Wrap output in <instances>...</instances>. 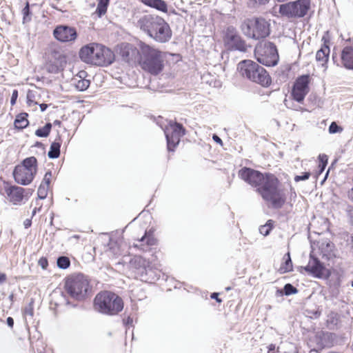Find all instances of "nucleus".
Masks as SVG:
<instances>
[{"instance_id": "nucleus-1", "label": "nucleus", "mask_w": 353, "mask_h": 353, "mask_svg": "<svg viewBox=\"0 0 353 353\" xmlns=\"http://www.w3.org/2000/svg\"><path fill=\"white\" fill-rule=\"evenodd\" d=\"M238 176L256 188V192L272 208L280 209L285 203L286 196L280 188L281 181L274 174L243 167L238 171Z\"/></svg>"}, {"instance_id": "nucleus-2", "label": "nucleus", "mask_w": 353, "mask_h": 353, "mask_svg": "<svg viewBox=\"0 0 353 353\" xmlns=\"http://www.w3.org/2000/svg\"><path fill=\"white\" fill-rule=\"evenodd\" d=\"M137 26L157 43L168 42L172 36V32L168 23L157 14L143 15L137 21Z\"/></svg>"}, {"instance_id": "nucleus-3", "label": "nucleus", "mask_w": 353, "mask_h": 353, "mask_svg": "<svg viewBox=\"0 0 353 353\" xmlns=\"http://www.w3.org/2000/svg\"><path fill=\"white\" fill-rule=\"evenodd\" d=\"M137 45L141 50L138 59L141 68L154 76L161 73L165 67V53L142 41H139Z\"/></svg>"}, {"instance_id": "nucleus-4", "label": "nucleus", "mask_w": 353, "mask_h": 353, "mask_svg": "<svg viewBox=\"0 0 353 353\" xmlns=\"http://www.w3.org/2000/svg\"><path fill=\"white\" fill-rule=\"evenodd\" d=\"M79 57L83 63L99 67L110 65L115 59L114 52L109 48L97 42L83 46L79 51Z\"/></svg>"}, {"instance_id": "nucleus-5", "label": "nucleus", "mask_w": 353, "mask_h": 353, "mask_svg": "<svg viewBox=\"0 0 353 353\" xmlns=\"http://www.w3.org/2000/svg\"><path fill=\"white\" fill-rule=\"evenodd\" d=\"M64 290L68 296L77 301H84L92 295V285L90 277L83 273H73L64 279Z\"/></svg>"}, {"instance_id": "nucleus-6", "label": "nucleus", "mask_w": 353, "mask_h": 353, "mask_svg": "<svg viewBox=\"0 0 353 353\" xmlns=\"http://www.w3.org/2000/svg\"><path fill=\"white\" fill-rule=\"evenodd\" d=\"M94 308L103 314L115 316L124 307L123 299L111 291L104 290L99 292L94 299Z\"/></svg>"}, {"instance_id": "nucleus-7", "label": "nucleus", "mask_w": 353, "mask_h": 353, "mask_svg": "<svg viewBox=\"0 0 353 353\" xmlns=\"http://www.w3.org/2000/svg\"><path fill=\"white\" fill-rule=\"evenodd\" d=\"M161 252V249L155 248L152 254L151 261L141 256H135L130 261L131 266L141 281H151L154 279V270L160 265L157 254Z\"/></svg>"}, {"instance_id": "nucleus-8", "label": "nucleus", "mask_w": 353, "mask_h": 353, "mask_svg": "<svg viewBox=\"0 0 353 353\" xmlns=\"http://www.w3.org/2000/svg\"><path fill=\"white\" fill-rule=\"evenodd\" d=\"M238 70L243 77L262 86L267 87L271 84L272 79L266 70L252 60L239 62Z\"/></svg>"}, {"instance_id": "nucleus-9", "label": "nucleus", "mask_w": 353, "mask_h": 353, "mask_svg": "<svg viewBox=\"0 0 353 353\" xmlns=\"http://www.w3.org/2000/svg\"><path fill=\"white\" fill-rule=\"evenodd\" d=\"M270 26L269 22L263 17H252L243 21L241 29L248 37L261 39L269 36Z\"/></svg>"}, {"instance_id": "nucleus-10", "label": "nucleus", "mask_w": 353, "mask_h": 353, "mask_svg": "<svg viewBox=\"0 0 353 353\" xmlns=\"http://www.w3.org/2000/svg\"><path fill=\"white\" fill-rule=\"evenodd\" d=\"M37 172V159L34 157L26 158L15 166L13 170L14 181L20 185H27L32 183Z\"/></svg>"}, {"instance_id": "nucleus-11", "label": "nucleus", "mask_w": 353, "mask_h": 353, "mask_svg": "<svg viewBox=\"0 0 353 353\" xmlns=\"http://www.w3.org/2000/svg\"><path fill=\"white\" fill-rule=\"evenodd\" d=\"M310 8V0H296L280 5L279 12L288 19H299L305 17Z\"/></svg>"}, {"instance_id": "nucleus-12", "label": "nucleus", "mask_w": 353, "mask_h": 353, "mask_svg": "<svg viewBox=\"0 0 353 353\" xmlns=\"http://www.w3.org/2000/svg\"><path fill=\"white\" fill-rule=\"evenodd\" d=\"M254 56L259 63L266 66L275 65L279 61L276 47L271 42L259 43L255 48Z\"/></svg>"}, {"instance_id": "nucleus-13", "label": "nucleus", "mask_w": 353, "mask_h": 353, "mask_svg": "<svg viewBox=\"0 0 353 353\" xmlns=\"http://www.w3.org/2000/svg\"><path fill=\"white\" fill-rule=\"evenodd\" d=\"M185 129L182 124L170 121L165 130L168 151L174 152L179 145L181 138L185 134Z\"/></svg>"}, {"instance_id": "nucleus-14", "label": "nucleus", "mask_w": 353, "mask_h": 353, "mask_svg": "<svg viewBox=\"0 0 353 353\" xmlns=\"http://www.w3.org/2000/svg\"><path fill=\"white\" fill-rule=\"evenodd\" d=\"M311 78L309 74H303L298 77L292 86L291 95L294 100L302 103L310 91Z\"/></svg>"}, {"instance_id": "nucleus-15", "label": "nucleus", "mask_w": 353, "mask_h": 353, "mask_svg": "<svg viewBox=\"0 0 353 353\" xmlns=\"http://www.w3.org/2000/svg\"><path fill=\"white\" fill-rule=\"evenodd\" d=\"M158 239L155 237L154 230L150 228L145 230L141 238L135 239L132 247L143 252H150L152 247L158 244Z\"/></svg>"}, {"instance_id": "nucleus-16", "label": "nucleus", "mask_w": 353, "mask_h": 353, "mask_svg": "<svg viewBox=\"0 0 353 353\" xmlns=\"http://www.w3.org/2000/svg\"><path fill=\"white\" fill-rule=\"evenodd\" d=\"M54 37L61 43L74 42L78 37L77 29L74 27L59 25L53 30Z\"/></svg>"}, {"instance_id": "nucleus-17", "label": "nucleus", "mask_w": 353, "mask_h": 353, "mask_svg": "<svg viewBox=\"0 0 353 353\" xmlns=\"http://www.w3.org/2000/svg\"><path fill=\"white\" fill-rule=\"evenodd\" d=\"M66 64V57L57 50H52L46 67L50 73H58Z\"/></svg>"}, {"instance_id": "nucleus-18", "label": "nucleus", "mask_w": 353, "mask_h": 353, "mask_svg": "<svg viewBox=\"0 0 353 353\" xmlns=\"http://www.w3.org/2000/svg\"><path fill=\"white\" fill-rule=\"evenodd\" d=\"M4 193L7 199L14 205H21L25 197V188L5 183L3 186Z\"/></svg>"}, {"instance_id": "nucleus-19", "label": "nucleus", "mask_w": 353, "mask_h": 353, "mask_svg": "<svg viewBox=\"0 0 353 353\" xmlns=\"http://www.w3.org/2000/svg\"><path fill=\"white\" fill-rule=\"evenodd\" d=\"M305 271L316 278H327L331 272L327 269L317 258L311 257L308 264L303 268Z\"/></svg>"}, {"instance_id": "nucleus-20", "label": "nucleus", "mask_w": 353, "mask_h": 353, "mask_svg": "<svg viewBox=\"0 0 353 353\" xmlns=\"http://www.w3.org/2000/svg\"><path fill=\"white\" fill-rule=\"evenodd\" d=\"M322 41L323 43L321 48L316 52V60L317 62L320 63V64L323 67H325V68L327 69V64L329 60V56L330 52V41L327 33L323 37Z\"/></svg>"}, {"instance_id": "nucleus-21", "label": "nucleus", "mask_w": 353, "mask_h": 353, "mask_svg": "<svg viewBox=\"0 0 353 353\" xmlns=\"http://www.w3.org/2000/svg\"><path fill=\"white\" fill-rule=\"evenodd\" d=\"M140 54L139 48L137 49L130 44L125 45L121 50L122 59L129 64L138 63Z\"/></svg>"}, {"instance_id": "nucleus-22", "label": "nucleus", "mask_w": 353, "mask_h": 353, "mask_svg": "<svg viewBox=\"0 0 353 353\" xmlns=\"http://www.w3.org/2000/svg\"><path fill=\"white\" fill-rule=\"evenodd\" d=\"M341 65L347 70H353V47L345 46L341 52Z\"/></svg>"}, {"instance_id": "nucleus-23", "label": "nucleus", "mask_w": 353, "mask_h": 353, "mask_svg": "<svg viewBox=\"0 0 353 353\" xmlns=\"http://www.w3.org/2000/svg\"><path fill=\"white\" fill-rule=\"evenodd\" d=\"M28 114L21 112L16 115L14 121V128L17 131H21L29 125Z\"/></svg>"}, {"instance_id": "nucleus-24", "label": "nucleus", "mask_w": 353, "mask_h": 353, "mask_svg": "<svg viewBox=\"0 0 353 353\" xmlns=\"http://www.w3.org/2000/svg\"><path fill=\"white\" fill-rule=\"evenodd\" d=\"M63 143L62 137L60 134H58L54 141L51 143L50 150L48 153L49 158L57 159L60 155V148Z\"/></svg>"}, {"instance_id": "nucleus-25", "label": "nucleus", "mask_w": 353, "mask_h": 353, "mask_svg": "<svg viewBox=\"0 0 353 353\" xmlns=\"http://www.w3.org/2000/svg\"><path fill=\"white\" fill-rule=\"evenodd\" d=\"M293 270V264L291 260L290 252L286 253L283 257V262L281 263L277 272L281 274H285Z\"/></svg>"}, {"instance_id": "nucleus-26", "label": "nucleus", "mask_w": 353, "mask_h": 353, "mask_svg": "<svg viewBox=\"0 0 353 353\" xmlns=\"http://www.w3.org/2000/svg\"><path fill=\"white\" fill-rule=\"evenodd\" d=\"M110 2V0H97V8L92 15L98 18L104 16L107 13Z\"/></svg>"}, {"instance_id": "nucleus-27", "label": "nucleus", "mask_w": 353, "mask_h": 353, "mask_svg": "<svg viewBox=\"0 0 353 353\" xmlns=\"http://www.w3.org/2000/svg\"><path fill=\"white\" fill-rule=\"evenodd\" d=\"M52 124L47 123L43 128H39L35 131V135L39 137H47L50 133Z\"/></svg>"}, {"instance_id": "nucleus-28", "label": "nucleus", "mask_w": 353, "mask_h": 353, "mask_svg": "<svg viewBox=\"0 0 353 353\" xmlns=\"http://www.w3.org/2000/svg\"><path fill=\"white\" fill-rule=\"evenodd\" d=\"M274 221L272 219L268 220L266 223L261 225L259 228V232L263 236H268L271 230L274 228Z\"/></svg>"}, {"instance_id": "nucleus-29", "label": "nucleus", "mask_w": 353, "mask_h": 353, "mask_svg": "<svg viewBox=\"0 0 353 353\" xmlns=\"http://www.w3.org/2000/svg\"><path fill=\"white\" fill-rule=\"evenodd\" d=\"M57 266L60 269H67L70 266V260L68 256H59L57 261Z\"/></svg>"}, {"instance_id": "nucleus-30", "label": "nucleus", "mask_w": 353, "mask_h": 353, "mask_svg": "<svg viewBox=\"0 0 353 353\" xmlns=\"http://www.w3.org/2000/svg\"><path fill=\"white\" fill-rule=\"evenodd\" d=\"M50 187H46L44 185L40 184L38 190L37 195L40 199H44L47 197Z\"/></svg>"}, {"instance_id": "nucleus-31", "label": "nucleus", "mask_w": 353, "mask_h": 353, "mask_svg": "<svg viewBox=\"0 0 353 353\" xmlns=\"http://www.w3.org/2000/svg\"><path fill=\"white\" fill-rule=\"evenodd\" d=\"M22 14H23V22H28L31 20L30 17V6L29 3L27 2L26 6L22 10Z\"/></svg>"}, {"instance_id": "nucleus-32", "label": "nucleus", "mask_w": 353, "mask_h": 353, "mask_svg": "<svg viewBox=\"0 0 353 353\" xmlns=\"http://www.w3.org/2000/svg\"><path fill=\"white\" fill-rule=\"evenodd\" d=\"M90 86V81L87 79L79 80L76 84V87L81 91L85 90Z\"/></svg>"}, {"instance_id": "nucleus-33", "label": "nucleus", "mask_w": 353, "mask_h": 353, "mask_svg": "<svg viewBox=\"0 0 353 353\" xmlns=\"http://www.w3.org/2000/svg\"><path fill=\"white\" fill-rule=\"evenodd\" d=\"M297 292V289L294 288L292 285L288 283L284 286V293L285 295H290L293 294H296Z\"/></svg>"}, {"instance_id": "nucleus-34", "label": "nucleus", "mask_w": 353, "mask_h": 353, "mask_svg": "<svg viewBox=\"0 0 353 353\" xmlns=\"http://www.w3.org/2000/svg\"><path fill=\"white\" fill-rule=\"evenodd\" d=\"M52 180V173L51 172H47L41 181V184L46 185V187L50 186V183Z\"/></svg>"}, {"instance_id": "nucleus-35", "label": "nucleus", "mask_w": 353, "mask_h": 353, "mask_svg": "<svg viewBox=\"0 0 353 353\" xmlns=\"http://www.w3.org/2000/svg\"><path fill=\"white\" fill-rule=\"evenodd\" d=\"M343 128L337 125L336 122H332L329 127V132L331 134L341 132Z\"/></svg>"}, {"instance_id": "nucleus-36", "label": "nucleus", "mask_w": 353, "mask_h": 353, "mask_svg": "<svg viewBox=\"0 0 353 353\" xmlns=\"http://www.w3.org/2000/svg\"><path fill=\"white\" fill-rule=\"evenodd\" d=\"M39 265L43 270H46L48 267V260L46 257L42 256L38 261Z\"/></svg>"}, {"instance_id": "nucleus-37", "label": "nucleus", "mask_w": 353, "mask_h": 353, "mask_svg": "<svg viewBox=\"0 0 353 353\" xmlns=\"http://www.w3.org/2000/svg\"><path fill=\"white\" fill-rule=\"evenodd\" d=\"M310 173L307 172H303L302 174V175H296V176H295L294 181L296 182H299L300 181H305V180L308 179L310 178Z\"/></svg>"}, {"instance_id": "nucleus-38", "label": "nucleus", "mask_w": 353, "mask_h": 353, "mask_svg": "<svg viewBox=\"0 0 353 353\" xmlns=\"http://www.w3.org/2000/svg\"><path fill=\"white\" fill-rule=\"evenodd\" d=\"M110 252L115 256H121L122 254L120 252L119 247L117 244L110 247Z\"/></svg>"}, {"instance_id": "nucleus-39", "label": "nucleus", "mask_w": 353, "mask_h": 353, "mask_svg": "<svg viewBox=\"0 0 353 353\" xmlns=\"http://www.w3.org/2000/svg\"><path fill=\"white\" fill-rule=\"evenodd\" d=\"M17 97H18V91L17 90H14L12 92L11 100H10V103H11L12 105H14L16 103Z\"/></svg>"}, {"instance_id": "nucleus-40", "label": "nucleus", "mask_w": 353, "mask_h": 353, "mask_svg": "<svg viewBox=\"0 0 353 353\" xmlns=\"http://www.w3.org/2000/svg\"><path fill=\"white\" fill-rule=\"evenodd\" d=\"M323 158H324L323 157H320V159H321V163L319 165V167L321 168L320 172H322L324 170V169L327 165V159L324 160Z\"/></svg>"}, {"instance_id": "nucleus-41", "label": "nucleus", "mask_w": 353, "mask_h": 353, "mask_svg": "<svg viewBox=\"0 0 353 353\" xmlns=\"http://www.w3.org/2000/svg\"><path fill=\"white\" fill-rule=\"evenodd\" d=\"M219 294L217 292H213L210 295V298L212 299H215L216 302L219 303H221L222 302V300L219 297Z\"/></svg>"}, {"instance_id": "nucleus-42", "label": "nucleus", "mask_w": 353, "mask_h": 353, "mask_svg": "<svg viewBox=\"0 0 353 353\" xmlns=\"http://www.w3.org/2000/svg\"><path fill=\"white\" fill-rule=\"evenodd\" d=\"M212 139L216 143L223 145V141L219 136H217L216 134H213Z\"/></svg>"}, {"instance_id": "nucleus-43", "label": "nucleus", "mask_w": 353, "mask_h": 353, "mask_svg": "<svg viewBox=\"0 0 353 353\" xmlns=\"http://www.w3.org/2000/svg\"><path fill=\"white\" fill-rule=\"evenodd\" d=\"M338 314H332L331 315V318H330V321L332 323H335L336 324L337 323V321H338Z\"/></svg>"}, {"instance_id": "nucleus-44", "label": "nucleus", "mask_w": 353, "mask_h": 353, "mask_svg": "<svg viewBox=\"0 0 353 353\" xmlns=\"http://www.w3.org/2000/svg\"><path fill=\"white\" fill-rule=\"evenodd\" d=\"M7 280V276L5 273L0 272V284L5 283Z\"/></svg>"}, {"instance_id": "nucleus-45", "label": "nucleus", "mask_w": 353, "mask_h": 353, "mask_svg": "<svg viewBox=\"0 0 353 353\" xmlns=\"http://www.w3.org/2000/svg\"><path fill=\"white\" fill-rule=\"evenodd\" d=\"M255 3L259 5H265L268 3L269 0H252Z\"/></svg>"}, {"instance_id": "nucleus-46", "label": "nucleus", "mask_w": 353, "mask_h": 353, "mask_svg": "<svg viewBox=\"0 0 353 353\" xmlns=\"http://www.w3.org/2000/svg\"><path fill=\"white\" fill-rule=\"evenodd\" d=\"M7 323L9 327H13L14 325V319L12 317H8L7 318Z\"/></svg>"}, {"instance_id": "nucleus-47", "label": "nucleus", "mask_w": 353, "mask_h": 353, "mask_svg": "<svg viewBox=\"0 0 353 353\" xmlns=\"http://www.w3.org/2000/svg\"><path fill=\"white\" fill-rule=\"evenodd\" d=\"M31 224H32V221L29 219H26L23 222V225L26 228H28L29 227H30Z\"/></svg>"}, {"instance_id": "nucleus-48", "label": "nucleus", "mask_w": 353, "mask_h": 353, "mask_svg": "<svg viewBox=\"0 0 353 353\" xmlns=\"http://www.w3.org/2000/svg\"><path fill=\"white\" fill-rule=\"evenodd\" d=\"M326 247L327 248V252H325V254H330V252L332 251V245L327 243V244H326Z\"/></svg>"}, {"instance_id": "nucleus-49", "label": "nucleus", "mask_w": 353, "mask_h": 353, "mask_svg": "<svg viewBox=\"0 0 353 353\" xmlns=\"http://www.w3.org/2000/svg\"><path fill=\"white\" fill-rule=\"evenodd\" d=\"M275 350V345L274 344H270L268 346V353H271L272 351H274Z\"/></svg>"}, {"instance_id": "nucleus-50", "label": "nucleus", "mask_w": 353, "mask_h": 353, "mask_svg": "<svg viewBox=\"0 0 353 353\" xmlns=\"http://www.w3.org/2000/svg\"><path fill=\"white\" fill-rule=\"evenodd\" d=\"M48 108V105L46 103H41L40 105V108L42 112L45 111L46 108Z\"/></svg>"}, {"instance_id": "nucleus-51", "label": "nucleus", "mask_w": 353, "mask_h": 353, "mask_svg": "<svg viewBox=\"0 0 353 353\" xmlns=\"http://www.w3.org/2000/svg\"><path fill=\"white\" fill-rule=\"evenodd\" d=\"M53 123H54V125H57V126H59V127L61 126V121H59V120H55Z\"/></svg>"}, {"instance_id": "nucleus-52", "label": "nucleus", "mask_w": 353, "mask_h": 353, "mask_svg": "<svg viewBox=\"0 0 353 353\" xmlns=\"http://www.w3.org/2000/svg\"><path fill=\"white\" fill-rule=\"evenodd\" d=\"M349 198L353 201V188L349 192Z\"/></svg>"}, {"instance_id": "nucleus-53", "label": "nucleus", "mask_w": 353, "mask_h": 353, "mask_svg": "<svg viewBox=\"0 0 353 353\" xmlns=\"http://www.w3.org/2000/svg\"><path fill=\"white\" fill-rule=\"evenodd\" d=\"M231 290V288H230V287H227V288H225V290H226V291H229V290Z\"/></svg>"}, {"instance_id": "nucleus-54", "label": "nucleus", "mask_w": 353, "mask_h": 353, "mask_svg": "<svg viewBox=\"0 0 353 353\" xmlns=\"http://www.w3.org/2000/svg\"><path fill=\"white\" fill-rule=\"evenodd\" d=\"M352 286L353 287V281H352Z\"/></svg>"}]
</instances>
